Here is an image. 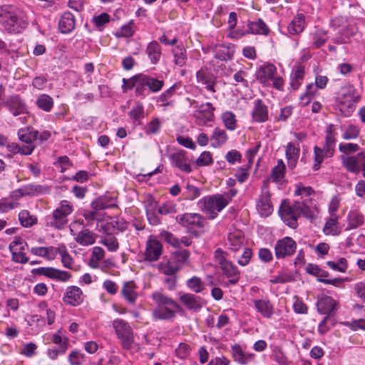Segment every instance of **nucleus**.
Masks as SVG:
<instances>
[{"label": "nucleus", "mask_w": 365, "mask_h": 365, "mask_svg": "<svg viewBox=\"0 0 365 365\" xmlns=\"http://www.w3.org/2000/svg\"><path fill=\"white\" fill-rule=\"evenodd\" d=\"M310 199L297 200L292 205L287 200H283L279 210L282 220L292 228L297 227V220L301 215L307 219L314 218V212L311 207Z\"/></svg>", "instance_id": "obj_1"}, {"label": "nucleus", "mask_w": 365, "mask_h": 365, "mask_svg": "<svg viewBox=\"0 0 365 365\" xmlns=\"http://www.w3.org/2000/svg\"><path fill=\"white\" fill-rule=\"evenodd\" d=\"M0 24L9 34H19L28 26V19L23 11L4 6L0 9Z\"/></svg>", "instance_id": "obj_2"}, {"label": "nucleus", "mask_w": 365, "mask_h": 365, "mask_svg": "<svg viewBox=\"0 0 365 365\" xmlns=\"http://www.w3.org/2000/svg\"><path fill=\"white\" fill-rule=\"evenodd\" d=\"M152 298L157 304L153 312V316L156 319H173L175 318L176 312L181 310V307L175 301L161 292H154L152 294Z\"/></svg>", "instance_id": "obj_3"}, {"label": "nucleus", "mask_w": 365, "mask_h": 365, "mask_svg": "<svg viewBox=\"0 0 365 365\" xmlns=\"http://www.w3.org/2000/svg\"><path fill=\"white\" fill-rule=\"evenodd\" d=\"M359 98L354 86L347 85L341 87L335 97V106L344 117L350 116L355 110Z\"/></svg>", "instance_id": "obj_4"}, {"label": "nucleus", "mask_w": 365, "mask_h": 365, "mask_svg": "<svg viewBox=\"0 0 365 365\" xmlns=\"http://www.w3.org/2000/svg\"><path fill=\"white\" fill-rule=\"evenodd\" d=\"M215 262L217 263L228 280L222 284L224 287L236 284L240 278V272L237 267L227 259L228 253L221 248H217L214 252Z\"/></svg>", "instance_id": "obj_5"}, {"label": "nucleus", "mask_w": 365, "mask_h": 365, "mask_svg": "<svg viewBox=\"0 0 365 365\" xmlns=\"http://www.w3.org/2000/svg\"><path fill=\"white\" fill-rule=\"evenodd\" d=\"M228 203V200L224 195H215L202 197L198 201L197 205L200 210L208 216L209 219L213 220Z\"/></svg>", "instance_id": "obj_6"}, {"label": "nucleus", "mask_w": 365, "mask_h": 365, "mask_svg": "<svg viewBox=\"0 0 365 365\" xmlns=\"http://www.w3.org/2000/svg\"><path fill=\"white\" fill-rule=\"evenodd\" d=\"M70 233L74 236L75 241L81 246H88L95 243L97 235L85 228L83 220H78L69 226Z\"/></svg>", "instance_id": "obj_7"}, {"label": "nucleus", "mask_w": 365, "mask_h": 365, "mask_svg": "<svg viewBox=\"0 0 365 365\" xmlns=\"http://www.w3.org/2000/svg\"><path fill=\"white\" fill-rule=\"evenodd\" d=\"M113 327L120 341L122 348L125 350L130 349L134 342V335L129 323L123 319H117L113 320Z\"/></svg>", "instance_id": "obj_8"}, {"label": "nucleus", "mask_w": 365, "mask_h": 365, "mask_svg": "<svg viewBox=\"0 0 365 365\" xmlns=\"http://www.w3.org/2000/svg\"><path fill=\"white\" fill-rule=\"evenodd\" d=\"M4 106L14 117L20 116L19 119L24 122L28 112V107L24 99L19 94H13L6 97Z\"/></svg>", "instance_id": "obj_9"}, {"label": "nucleus", "mask_w": 365, "mask_h": 365, "mask_svg": "<svg viewBox=\"0 0 365 365\" xmlns=\"http://www.w3.org/2000/svg\"><path fill=\"white\" fill-rule=\"evenodd\" d=\"M190 106H192L195 110L193 115L195 118L196 123L199 125H204L207 122L212 121L215 118V107L210 102L199 104L195 100L187 98Z\"/></svg>", "instance_id": "obj_10"}, {"label": "nucleus", "mask_w": 365, "mask_h": 365, "mask_svg": "<svg viewBox=\"0 0 365 365\" xmlns=\"http://www.w3.org/2000/svg\"><path fill=\"white\" fill-rule=\"evenodd\" d=\"M305 271L309 274L316 277L318 282H322L325 284H331L335 287H339L344 281V279L341 277L327 279L329 275V272L321 269L319 266L315 264L309 263L305 267Z\"/></svg>", "instance_id": "obj_11"}, {"label": "nucleus", "mask_w": 365, "mask_h": 365, "mask_svg": "<svg viewBox=\"0 0 365 365\" xmlns=\"http://www.w3.org/2000/svg\"><path fill=\"white\" fill-rule=\"evenodd\" d=\"M343 166L347 171L358 174L365 172V150L351 156H341Z\"/></svg>", "instance_id": "obj_12"}, {"label": "nucleus", "mask_w": 365, "mask_h": 365, "mask_svg": "<svg viewBox=\"0 0 365 365\" xmlns=\"http://www.w3.org/2000/svg\"><path fill=\"white\" fill-rule=\"evenodd\" d=\"M297 244L289 237H285L277 241L274 245V254L277 259H284L290 257L296 252Z\"/></svg>", "instance_id": "obj_13"}, {"label": "nucleus", "mask_w": 365, "mask_h": 365, "mask_svg": "<svg viewBox=\"0 0 365 365\" xmlns=\"http://www.w3.org/2000/svg\"><path fill=\"white\" fill-rule=\"evenodd\" d=\"M176 222L187 228H202L206 224V219L199 213H184L175 217Z\"/></svg>", "instance_id": "obj_14"}, {"label": "nucleus", "mask_w": 365, "mask_h": 365, "mask_svg": "<svg viewBox=\"0 0 365 365\" xmlns=\"http://www.w3.org/2000/svg\"><path fill=\"white\" fill-rule=\"evenodd\" d=\"M31 273L34 275H43L63 282L68 281L71 277V274L68 272L60 270L54 267H38L33 269Z\"/></svg>", "instance_id": "obj_15"}, {"label": "nucleus", "mask_w": 365, "mask_h": 365, "mask_svg": "<svg viewBox=\"0 0 365 365\" xmlns=\"http://www.w3.org/2000/svg\"><path fill=\"white\" fill-rule=\"evenodd\" d=\"M163 252V245L155 236L150 235L146 242L144 252L145 260L154 262L158 260Z\"/></svg>", "instance_id": "obj_16"}, {"label": "nucleus", "mask_w": 365, "mask_h": 365, "mask_svg": "<svg viewBox=\"0 0 365 365\" xmlns=\"http://www.w3.org/2000/svg\"><path fill=\"white\" fill-rule=\"evenodd\" d=\"M170 164L173 167L178 168L180 171L190 173L192 171L187 157L186 151L180 150L169 155Z\"/></svg>", "instance_id": "obj_17"}, {"label": "nucleus", "mask_w": 365, "mask_h": 365, "mask_svg": "<svg viewBox=\"0 0 365 365\" xmlns=\"http://www.w3.org/2000/svg\"><path fill=\"white\" fill-rule=\"evenodd\" d=\"M179 299L187 309L195 312L201 309L205 304L203 298L190 293L180 292Z\"/></svg>", "instance_id": "obj_18"}, {"label": "nucleus", "mask_w": 365, "mask_h": 365, "mask_svg": "<svg viewBox=\"0 0 365 365\" xmlns=\"http://www.w3.org/2000/svg\"><path fill=\"white\" fill-rule=\"evenodd\" d=\"M83 301L82 290L77 286H70L66 289L63 302L73 307L80 305Z\"/></svg>", "instance_id": "obj_19"}, {"label": "nucleus", "mask_w": 365, "mask_h": 365, "mask_svg": "<svg viewBox=\"0 0 365 365\" xmlns=\"http://www.w3.org/2000/svg\"><path fill=\"white\" fill-rule=\"evenodd\" d=\"M316 305L319 313L329 316L337 309L338 304L331 297L322 294L318 297Z\"/></svg>", "instance_id": "obj_20"}, {"label": "nucleus", "mask_w": 365, "mask_h": 365, "mask_svg": "<svg viewBox=\"0 0 365 365\" xmlns=\"http://www.w3.org/2000/svg\"><path fill=\"white\" fill-rule=\"evenodd\" d=\"M130 82L129 88H135V95L137 97L145 98L150 92L143 78V73L136 74L129 78Z\"/></svg>", "instance_id": "obj_21"}, {"label": "nucleus", "mask_w": 365, "mask_h": 365, "mask_svg": "<svg viewBox=\"0 0 365 365\" xmlns=\"http://www.w3.org/2000/svg\"><path fill=\"white\" fill-rule=\"evenodd\" d=\"M277 73L276 66L270 63L261 66L256 73L257 79L262 84L267 85Z\"/></svg>", "instance_id": "obj_22"}, {"label": "nucleus", "mask_w": 365, "mask_h": 365, "mask_svg": "<svg viewBox=\"0 0 365 365\" xmlns=\"http://www.w3.org/2000/svg\"><path fill=\"white\" fill-rule=\"evenodd\" d=\"M252 121L256 123H264L269 119L268 108L261 99H257L254 102V108L252 112Z\"/></svg>", "instance_id": "obj_23"}, {"label": "nucleus", "mask_w": 365, "mask_h": 365, "mask_svg": "<svg viewBox=\"0 0 365 365\" xmlns=\"http://www.w3.org/2000/svg\"><path fill=\"white\" fill-rule=\"evenodd\" d=\"M196 79L198 83L205 86L207 91L215 93L216 78L213 74L206 70L200 69L196 73Z\"/></svg>", "instance_id": "obj_24"}, {"label": "nucleus", "mask_w": 365, "mask_h": 365, "mask_svg": "<svg viewBox=\"0 0 365 365\" xmlns=\"http://www.w3.org/2000/svg\"><path fill=\"white\" fill-rule=\"evenodd\" d=\"M232 356L235 361L241 365H246L255 358L254 354L245 352L239 344H235L231 346Z\"/></svg>", "instance_id": "obj_25"}, {"label": "nucleus", "mask_w": 365, "mask_h": 365, "mask_svg": "<svg viewBox=\"0 0 365 365\" xmlns=\"http://www.w3.org/2000/svg\"><path fill=\"white\" fill-rule=\"evenodd\" d=\"M334 125L330 124L326 130L325 142L323 147L321 148L324 152L325 155L333 156L335 152L336 138L334 133Z\"/></svg>", "instance_id": "obj_26"}, {"label": "nucleus", "mask_w": 365, "mask_h": 365, "mask_svg": "<svg viewBox=\"0 0 365 365\" xmlns=\"http://www.w3.org/2000/svg\"><path fill=\"white\" fill-rule=\"evenodd\" d=\"M76 26V19L72 13L66 11L61 16L58 22V29L62 34H70Z\"/></svg>", "instance_id": "obj_27"}, {"label": "nucleus", "mask_w": 365, "mask_h": 365, "mask_svg": "<svg viewBox=\"0 0 365 365\" xmlns=\"http://www.w3.org/2000/svg\"><path fill=\"white\" fill-rule=\"evenodd\" d=\"M254 307L264 318L270 319L274 314V306L268 299H253Z\"/></svg>", "instance_id": "obj_28"}, {"label": "nucleus", "mask_w": 365, "mask_h": 365, "mask_svg": "<svg viewBox=\"0 0 365 365\" xmlns=\"http://www.w3.org/2000/svg\"><path fill=\"white\" fill-rule=\"evenodd\" d=\"M19 139L26 144V145H31L34 148V150L36 148L34 142L36 140V138L38 136V131L34 130L31 128H20L17 133Z\"/></svg>", "instance_id": "obj_29"}, {"label": "nucleus", "mask_w": 365, "mask_h": 365, "mask_svg": "<svg viewBox=\"0 0 365 365\" xmlns=\"http://www.w3.org/2000/svg\"><path fill=\"white\" fill-rule=\"evenodd\" d=\"M145 53L147 54L150 63L153 65L158 64L161 58V46L156 41L150 42L146 47Z\"/></svg>", "instance_id": "obj_30"}, {"label": "nucleus", "mask_w": 365, "mask_h": 365, "mask_svg": "<svg viewBox=\"0 0 365 365\" xmlns=\"http://www.w3.org/2000/svg\"><path fill=\"white\" fill-rule=\"evenodd\" d=\"M235 46L232 43H227L219 46L215 52V58L220 61H229L233 58Z\"/></svg>", "instance_id": "obj_31"}, {"label": "nucleus", "mask_w": 365, "mask_h": 365, "mask_svg": "<svg viewBox=\"0 0 365 365\" xmlns=\"http://www.w3.org/2000/svg\"><path fill=\"white\" fill-rule=\"evenodd\" d=\"M244 241L243 234L240 231L237 230L229 233L227 245L230 250L237 252L243 246Z\"/></svg>", "instance_id": "obj_32"}, {"label": "nucleus", "mask_w": 365, "mask_h": 365, "mask_svg": "<svg viewBox=\"0 0 365 365\" xmlns=\"http://www.w3.org/2000/svg\"><path fill=\"white\" fill-rule=\"evenodd\" d=\"M247 27V34H259L267 36L270 31L269 27L261 19H259L255 21H249Z\"/></svg>", "instance_id": "obj_33"}, {"label": "nucleus", "mask_w": 365, "mask_h": 365, "mask_svg": "<svg viewBox=\"0 0 365 365\" xmlns=\"http://www.w3.org/2000/svg\"><path fill=\"white\" fill-rule=\"evenodd\" d=\"M181 88V83L178 82L174 83L169 88L163 92L158 98L157 101L162 103V106L168 107L173 106V103L170 99L174 94Z\"/></svg>", "instance_id": "obj_34"}, {"label": "nucleus", "mask_w": 365, "mask_h": 365, "mask_svg": "<svg viewBox=\"0 0 365 365\" xmlns=\"http://www.w3.org/2000/svg\"><path fill=\"white\" fill-rule=\"evenodd\" d=\"M304 27L305 16L302 14H298L289 24L287 31L290 35H297L304 31Z\"/></svg>", "instance_id": "obj_35"}, {"label": "nucleus", "mask_w": 365, "mask_h": 365, "mask_svg": "<svg viewBox=\"0 0 365 365\" xmlns=\"http://www.w3.org/2000/svg\"><path fill=\"white\" fill-rule=\"evenodd\" d=\"M173 56V63L175 65L182 67L185 65L187 55V51L182 43L178 44L175 48L171 49Z\"/></svg>", "instance_id": "obj_36"}, {"label": "nucleus", "mask_w": 365, "mask_h": 365, "mask_svg": "<svg viewBox=\"0 0 365 365\" xmlns=\"http://www.w3.org/2000/svg\"><path fill=\"white\" fill-rule=\"evenodd\" d=\"M135 284L133 281L126 282L123 284L120 293L124 299L130 304H134L138 298V293L135 291Z\"/></svg>", "instance_id": "obj_37"}, {"label": "nucleus", "mask_w": 365, "mask_h": 365, "mask_svg": "<svg viewBox=\"0 0 365 365\" xmlns=\"http://www.w3.org/2000/svg\"><path fill=\"white\" fill-rule=\"evenodd\" d=\"M304 68L301 64H296L292 70L290 75L291 87L293 90H297L304 79Z\"/></svg>", "instance_id": "obj_38"}, {"label": "nucleus", "mask_w": 365, "mask_h": 365, "mask_svg": "<svg viewBox=\"0 0 365 365\" xmlns=\"http://www.w3.org/2000/svg\"><path fill=\"white\" fill-rule=\"evenodd\" d=\"M257 208L261 215L267 216L273 211V207L270 201V195L268 191L263 192L257 202Z\"/></svg>", "instance_id": "obj_39"}, {"label": "nucleus", "mask_w": 365, "mask_h": 365, "mask_svg": "<svg viewBox=\"0 0 365 365\" xmlns=\"http://www.w3.org/2000/svg\"><path fill=\"white\" fill-rule=\"evenodd\" d=\"M338 217L335 213H331L329 219L326 222L324 227V232L325 235H331L333 236L339 235L341 233V228L339 226Z\"/></svg>", "instance_id": "obj_40"}, {"label": "nucleus", "mask_w": 365, "mask_h": 365, "mask_svg": "<svg viewBox=\"0 0 365 365\" xmlns=\"http://www.w3.org/2000/svg\"><path fill=\"white\" fill-rule=\"evenodd\" d=\"M348 226L346 230L356 229L363 225L364 217L363 214L358 210H351L347 216Z\"/></svg>", "instance_id": "obj_41"}, {"label": "nucleus", "mask_w": 365, "mask_h": 365, "mask_svg": "<svg viewBox=\"0 0 365 365\" xmlns=\"http://www.w3.org/2000/svg\"><path fill=\"white\" fill-rule=\"evenodd\" d=\"M67 216L61 213L59 210H54L52 217L48 220L47 224L51 227L58 230H61L67 224Z\"/></svg>", "instance_id": "obj_42"}, {"label": "nucleus", "mask_w": 365, "mask_h": 365, "mask_svg": "<svg viewBox=\"0 0 365 365\" xmlns=\"http://www.w3.org/2000/svg\"><path fill=\"white\" fill-rule=\"evenodd\" d=\"M143 78L150 93H158L164 86V81L163 79L154 78L144 73H143Z\"/></svg>", "instance_id": "obj_43"}, {"label": "nucleus", "mask_w": 365, "mask_h": 365, "mask_svg": "<svg viewBox=\"0 0 365 365\" xmlns=\"http://www.w3.org/2000/svg\"><path fill=\"white\" fill-rule=\"evenodd\" d=\"M227 135L225 130L216 127L210 136V145L213 148H219L226 143Z\"/></svg>", "instance_id": "obj_44"}, {"label": "nucleus", "mask_w": 365, "mask_h": 365, "mask_svg": "<svg viewBox=\"0 0 365 365\" xmlns=\"http://www.w3.org/2000/svg\"><path fill=\"white\" fill-rule=\"evenodd\" d=\"M128 115L134 123L141 124V120L145 117V109L142 103L136 102L128 113Z\"/></svg>", "instance_id": "obj_45"}, {"label": "nucleus", "mask_w": 365, "mask_h": 365, "mask_svg": "<svg viewBox=\"0 0 365 365\" xmlns=\"http://www.w3.org/2000/svg\"><path fill=\"white\" fill-rule=\"evenodd\" d=\"M286 166L282 159L277 160V165L272 170L271 178L273 182H278L283 180Z\"/></svg>", "instance_id": "obj_46"}, {"label": "nucleus", "mask_w": 365, "mask_h": 365, "mask_svg": "<svg viewBox=\"0 0 365 365\" xmlns=\"http://www.w3.org/2000/svg\"><path fill=\"white\" fill-rule=\"evenodd\" d=\"M36 103L38 108L49 112L53 106V100L47 94H41L38 97Z\"/></svg>", "instance_id": "obj_47"}, {"label": "nucleus", "mask_w": 365, "mask_h": 365, "mask_svg": "<svg viewBox=\"0 0 365 365\" xmlns=\"http://www.w3.org/2000/svg\"><path fill=\"white\" fill-rule=\"evenodd\" d=\"M19 220L24 227H30L37 223V217L31 215L28 210H21L19 214Z\"/></svg>", "instance_id": "obj_48"}, {"label": "nucleus", "mask_w": 365, "mask_h": 365, "mask_svg": "<svg viewBox=\"0 0 365 365\" xmlns=\"http://www.w3.org/2000/svg\"><path fill=\"white\" fill-rule=\"evenodd\" d=\"M8 150L12 153H20L24 155H31L34 151V148L31 145L20 146L16 143H11L6 145Z\"/></svg>", "instance_id": "obj_49"}, {"label": "nucleus", "mask_w": 365, "mask_h": 365, "mask_svg": "<svg viewBox=\"0 0 365 365\" xmlns=\"http://www.w3.org/2000/svg\"><path fill=\"white\" fill-rule=\"evenodd\" d=\"M324 151L321 149V147L317 145L314 147V165L313 170L317 171L320 168L321 164L323 163L324 158H331V156L325 155Z\"/></svg>", "instance_id": "obj_50"}, {"label": "nucleus", "mask_w": 365, "mask_h": 365, "mask_svg": "<svg viewBox=\"0 0 365 365\" xmlns=\"http://www.w3.org/2000/svg\"><path fill=\"white\" fill-rule=\"evenodd\" d=\"M222 119L227 129L230 130H235L237 127V120L235 115L232 111H226L222 114Z\"/></svg>", "instance_id": "obj_51"}, {"label": "nucleus", "mask_w": 365, "mask_h": 365, "mask_svg": "<svg viewBox=\"0 0 365 365\" xmlns=\"http://www.w3.org/2000/svg\"><path fill=\"white\" fill-rule=\"evenodd\" d=\"M313 46L318 48L322 46L328 40L329 36L326 31L323 29H318L314 34Z\"/></svg>", "instance_id": "obj_52"}, {"label": "nucleus", "mask_w": 365, "mask_h": 365, "mask_svg": "<svg viewBox=\"0 0 365 365\" xmlns=\"http://www.w3.org/2000/svg\"><path fill=\"white\" fill-rule=\"evenodd\" d=\"M186 285L195 293H200L204 289L202 281L200 277L196 276L187 279Z\"/></svg>", "instance_id": "obj_53"}, {"label": "nucleus", "mask_w": 365, "mask_h": 365, "mask_svg": "<svg viewBox=\"0 0 365 365\" xmlns=\"http://www.w3.org/2000/svg\"><path fill=\"white\" fill-rule=\"evenodd\" d=\"M201 195V190L200 188L187 184L185 187V190L183 192V197L186 200H194Z\"/></svg>", "instance_id": "obj_54"}, {"label": "nucleus", "mask_w": 365, "mask_h": 365, "mask_svg": "<svg viewBox=\"0 0 365 365\" xmlns=\"http://www.w3.org/2000/svg\"><path fill=\"white\" fill-rule=\"evenodd\" d=\"M327 264L333 270L340 272H345L348 268L347 261L345 258L341 257L336 262L328 261Z\"/></svg>", "instance_id": "obj_55"}, {"label": "nucleus", "mask_w": 365, "mask_h": 365, "mask_svg": "<svg viewBox=\"0 0 365 365\" xmlns=\"http://www.w3.org/2000/svg\"><path fill=\"white\" fill-rule=\"evenodd\" d=\"M43 187L41 185L29 184L20 189L22 195H34L43 191Z\"/></svg>", "instance_id": "obj_56"}, {"label": "nucleus", "mask_w": 365, "mask_h": 365, "mask_svg": "<svg viewBox=\"0 0 365 365\" xmlns=\"http://www.w3.org/2000/svg\"><path fill=\"white\" fill-rule=\"evenodd\" d=\"M173 255L176 265L180 268L182 264L187 262L190 256V252L187 250H180L175 251Z\"/></svg>", "instance_id": "obj_57"}, {"label": "nucleus", "mask_w": 365, "mask_h": 365, "mask_svg": "<svg viewBox=\"0 0 365 365\" xmlns=\"http://www.w3.org/2000/svg\"><path fill=\"white\" fill-rule=\"evenodd\" d=\"M101 242L110 252H115L118 249V242L115 237L108 235L102 239Z\"/></svg>", "instance_id": "obj_58"}, {"label": "nucleus", "mask_w": 365, "mask_h": 365, "mask_svg": "<svg viewBox=\"0 0 365 365\" xmlns=\"http://www.w3.org/2000/svg\"><path fill=\"white\" fill-rule=\"evenodd\" d=\"M294 280V277H293V275L289 273L282 272L277 276L272 277V279L269 280V282L271 284H284L287 282H293Z\"/></svg>", "instance_id": "obj_59"}, {"label": "nucleus", "mask_w": 365, "mask_h": 365, "mask_svg": "<svg viewBox=\"0 0 365 365\" xmlns=\"http://www.w3.org/2000/svg\"><path fill=\"white\" fill-rule=\"evenodd\" d=\"M161 128V124L158 118H154L150 120L145 127L144 130L147 135H154L158 133Z\"/></svg>", "instance_id": "obj_60"}, {"label": "nucleus", "mask_w": 365, "mask_h": 365, "mask_svg": "<svg viewBox=\"0 0 365 365\" xmlns=\"http://www.w3.org/2000/svg\"><path fill=\"white\" fill-rule=\"evenodd\" d=\"M212 162L213 160L210 152L204 151L197 158L195 163L198 167H202L210 165L212 163Z\"/></svg>", "instance_id": "obj_61"}, {"label": "nucleus", "mask_w": 365, "mask_h": 365, "mask_svg": "<svg viewBox=\"0 0 365 365\" xmlns=\"http://www.w3.org/2000/svg\"><path fill=\"white\" fill-rule=\"evenodd\" d=\"M27 243L20 237H16L9 245L11 252H24Z\"/></svg>", "instance_id": "obj_62"}, {"label": "nucleus", "mask_w": 365, "mask_h": 365, "mask_svg": "<svg viewBox=\"0 0 365 365\" xmlns=\"http://www.w3.org/2000/svg\"><path fill=\"white\" fill-rule=\"evenodd\" d=\"M359 128L354 125H349L346 128L342 135V138L344 140L356 139L359 135Z\"/></svg>", "instance_id": "obj_63"}, {"label": "nucleus", "mask_w": 365, "mask_h": 365, "mask_svg": "<svg viewBox=\"0 0 365 365\" xmlns=\"http://www.w3.org/2000/svg\"><path fill=\"white\" fill-rule=\"evenodd\" d=\"M158 268L162 273L168 276H174L180 269L179 266H177L176 264L173 266L170 262L165 264L160 263Z\"/></svg>", "instance_id": "obj_64"}]
</instances>
